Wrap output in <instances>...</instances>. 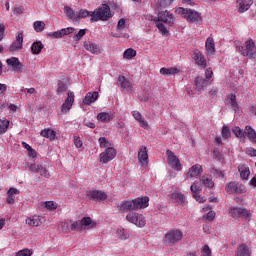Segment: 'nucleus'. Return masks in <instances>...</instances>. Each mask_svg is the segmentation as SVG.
Masks as SVG:
<instances>
[{
	"instance_id": "obj_1",
	"label": "nucleus",
	"mask_w": 256,
	"mask_h": 256,
	"mask_svg": "<svg viewBox=\"0 0 256 256\" xmlns=\"http://www.w3.org/2000/svg\"><path fill=\"white\" fill-rule=\"evenodd\" d=\"M95 227H97V222L93 221L91 217H84L70 225L67 222L62 223L63 233H71V231H85L87 229H95Z\"/></svg>"
},
{
	"instance_id": "obj_2",
	"label": "nucleus",
	"mask_w": 256,
	"mask_h": 256,
	"mask_svg": "<svg viewBox=\"0 0 256 256\" xmlns=\"http://www.w3.org/2000/svg\"><path fill=\"white\" fill-rule=\"evenodd\" d=\"M149 207V197L144 196L133 200H124L118 205V211H139V209H147Z\"/></svg>"
},
{
	"instance_id": "obj_3",
	"label": "nucleus",
	"mask_w": 256,
	"mask_h": 256,
	"mask_svg": "<svg viewBox=\"0 0 256 256\" xmlns=\"http://www.w3.org/2000/svg\"><path fill=\"white\" fill-rule=\"evenodd\" d=\"M111 17H113V14L111 13V7H109L107 4H102L94 11H92V18L90 21L92 23H97V21H109Z\"/></svg>"
},
{
	"instance_id": "obj_4",
	"label": "nucleus",
	"mask_w": 256,
	"mask_h": 256,
	"mask_svg": "<svg viewBox=\"0 0 256 256\" xmlns=\"http://www.w3.org/2000/svg\"><path fill=\"white\" fill-rule=\"evenodd\" d=\"M175 13L178 15H181L183 19H186L188 23H197L198 25H201L203 23V18L201 17V14L193 9L188 8H177Z\"/></svg>"
},
{
	"instance_id": "obj_5",
	"label": "nucleus",
	"mask_w": 256,
	"mask_h": 256,
	"mask_svg": "<svg viewBox=\"0 0 256 256\" xmlns=\"http://www.w3.org/2000/svg\"><path fill=\"white\" fill-rule=\"evenodd\" d=\"M236 48L243 55V57H249L250 59H253L256 55V47H255V42L253 40H247L245 42V48L241 46V42L236 41L235 42Z\"/></svg>"
},
{
	"instance_id": "obj_6",
	"label": "nucleus",
	"mask_w": 256,
	"mask_h": 256,
	"mask_svg": "<svg viewBox=\"0 0 256 256\" xmlns=\"http://www.w3.org/2000/svg\"><path fill=\"white\" fill-rule=\"evenodd\" d=\"M182 240H183V231H181L180 229H172L168 231L164 236V241L168 245H175Z\"/></svg>"
},
{
	"instance_id": "obj_7",
	"label": "nucleus",
	"mask_w": 256,
	"mask_h": 256,
	"mask_svg": "<svg viewBox=\"0 0 256 256\" xmlns=\"http://www.w3.org/2000/svg\"><path fill=\"white\" fill-rule=\"evenodd\" d=\"M6 65L14 73H25V65H23L18 57L12 56L6 59Z\"/></svg>"
},
{
	"instance_id": "obj_8",
	"label": "nucleus",
	"mask_w": 256,
	"mask_h": 256,
	"mask_svg": "<svg viewBox=\"0 0 256 256\" xmlns=\"http://www.w3.org/2000/svg\"><path fill=\"white\" fill-rule=\"evenodd\" d=\"M126 220L129 223H132L133 225H136V227H145L147 225V220L145 219V216L143 214H139L137 212H130L126 215Z\"/></svg>"
},
{
	"instance_id": "obj_9",
	"label": "nucleus",
	"mask_w": 256,
	"mask_h": 256,
	"mask_svg": "<svg viewBox=\"0 0 256 256\" xmlns=\"http://www.w3.org/2000/svg\"><path fill=\"white\" fill-rule=\"evenodd\" d=\"M166 157H167V163L169 167L174 169V171H183V165L181 164V161H179V158L173 151L167 150L166 151Z\"/></svg>"
},
{
	"instance_id": "obj_10",
	"label": "nucleus",
	"mask_w": 256,
	"mask_h": 256,
	"mask_svg": "<svg viewBox=\"0 0 256 256\" xmlns=\"http://www.w3.org/2000/svg\"><path fill=\"white\" fill-rule=\"evenodd\" d=\"M225 191L229 195H233L234 193L241 195L242 193H247V188L239 182H228L225 186Z\"/></svg>"
},
{
	"instance_id": "obj_11",
	"label": "nucleus",
	"mask_w": 256,
	"mask_h": 256,
	"mask_svg": "<svg viewBox=\"0 0 256 256\" xmlns=\"http://www.w3.org/2000/svg\"><path fill=\"white\" fill-rule=\"evenodd\" d=\"M228 213L230 217H233V219H239V217H244V219H250L251 217V210L247 208L231 207Z\"/></svg>"
},
{
	"instance_id": "obj_12",
	"label": "nucleus",
	"mask_w": 256,
	"mask_h": 256,
	"mask_svg": "<svg viewBox=\"0 0 256 256\" xmlns=\"http://www.w3.org/2000/svg\"><path fill=\"white\" fill-rule=\"evenodd\" d=\"M73 103H75V93L68 91L67 98L64 103L61 105V113L63 115H67L69 111H71L73 107Z\"/></svg>"
},
{
	"instance_id": "obj_13",
	"label": "nucleus",
	"mask_w": 256,
	"mask_h": 256,
	"mask_svg": "<svg viewBox=\"0 0 256 256\" xmlns=\"http://www.w3.org/2000/svg\"><path fill=\"white\" fill-rule=\"evenodd\" d=\"M115 157H117V150L113 147H108L100 154V163H109V161H113Z\"/></svg>"
},
{
	"instance_id": "obj_14",
	"label": "nucleus",
	"mask_w": 256,
	"mask_h": 256,
	"mask_svg": "<svg viewBox=\"0 0 256 256\" xmlns=\"http://www.w3.org/2000/svg\"><path fill=\"white\" fill-rule=\"evenodd\" d=\"M154 21H159L160 23H166V25H173L175 23V18L173 17V14L169 11H162L158 13V19L155 18Z\"/></svg>"
},
{
	"instance_id": "obj_15",
	"label": "nucleus",
	"mask_w": 256,
	"mask_h": 256,
	"mask_svg": "<svg viewBox=\"0 0 256 256\" xmlns=\"http://www.w3.org/2000/svg\"><path fill=\"white\" fill-rule=\"evenodd\" d=\"M21 49H23V34L22 32H18L16 34V40L9 47V52L17 53V51H21Z\"/></svg>"
},
{
	"instance_id": "obj_16",
	"label": "nucleus",
	"mask_w": 256,
	"mask_h": 256,
	"mask_svg": "<svg viewBox=\"0 0 256 256\" xmlns=\"http://www.w3.org/2000/svg\"><path fill=\"white\" fill-rule=\"evenodd\" d=\"M193 59L199 69H205L207 67V59L205 58V55H203V52L195 50L193 53Z\"/></svg>"
},
{
	"instance_id": "obj_17",
	"label": "nucleus",
	"mask_w": 256,
	"mask_h": 256,
	"mask_svg": "<svg viewBox=\"0 0 256 256\" xmlns=\"http://www.w3.org/2000/svg\"><path fill=\"white\" fill-rule=\"evenodd\" d=\"M201 173H203V166L195 164L188 169L186 177L189 179H199V177H201Z\"/></svg>"
},
{
	"instance_id": "obj_18",
	"label": "nucleus",
	"mask_w": 256,
	"mask_h": 256,
	"mask_svg": "<svg viewBox=\"0 0 256 256\" xmlns=\"http://www.w3.org/2000/svg\"><path fill=\"white\" fill-rule=\"evenodd\" d=\"M138 161L142 167H147V165H149V153L145 146H141L138 151Z\"/></svg>"
},
{
	"instance_id": "obj_19",
	"label": "nucleus",
	"mask_w": 256,
	"mask_h": 256,
	"mask_svg": "<svg viewBox=\"0 0 256 256\" xmlns=\"http://www.w3.org/2000/svg\"><path fill=\"white\" fill-rule=\"evenodd\" d=\"M252 253L253 252L251 251V245L242 243L238 245L235 256H251Z\"/></svg>"
},
{
	"instance_id": "obj_20",
	"label": "nucleus",
	"mask_w": 256,
	"mask_h": 256,
	"mask_svg": "<svg viewBox=\"0 0 256 256\" xmlns=\"http://www.w3.org/2000/svg\"><path fill=\"white\" fill-rule=\"evenodd\" d=\"M206 55L208 57H215V40L212 37H208L205 42Z\"/></svg>"
},
{
	"instance_id": "obj_21",
	"label": "nucleus",
	"mask_w": 256,
	"mask_h": 256,
	"mask_svg": "<svg viewBox=\"0 0 256 256\" xmlns=\"http://www.w3.org/2000/svg\"><path fill=\"white\" fill-rule=\"evenodd\" d=\"M87 197L92 201H105V199H107V193L99 190H94L88 192Z\"/></svg>"
},
{
	"instance_id": "obj_22",
	"label": "nucleus",
	"mask_w": 256,
	"mask_h": 256,
	"mask_svg": "<svg viewBox=\"0 0 256 256\" xmlns=\"http://www.w3.org/2000/svg\"><path fill=\"white\" fill-rule=\"evenodd\" d=\"M84 48L93 55H99L101 53V48L93 41H84Z\"/></svg>"
},
{
	"instance_id": "obj_23",
	"label": "nucleus",
	"mask_w": 256,
	"mask_h": 256,
	"mask_svg": "<svg viewBox=\"0 0 256 256\" xmlns=\"http://www.w3.org/2000/svg\"><path fill=\"white\" fill-rule=\"evenodd\" d=\"M132 116L142 129H149V123L143 118L139 111H132Z\"/></svg>"
},
{
	"instance_id": "obj_24",
	"label": "nucleus",
	"mask_w": 256,
	"mask_h": 256,
	"mask_svg": "<svg viewBox=\"0 0 256 256\" xmlns=\"http://www.w3.org/2000/svg\"><path fill=\"white\" fill-rule=\"evenodd\" d=\"M99 99V92L94 91V92H88L84 99H83V104L84 105H93L95 101Z\"/></svg>"
},
{
	"instance_id": "obj_25",
	"label": "nucleus",
	"mask_w": 256,
	"mask_h": 256,
	"mask_svg": "<svg viewBox=\"0 0 256 256\" xmlns=\"http://www.w3.org/2000/svg\"><path fill=\"white\" fill-rule=\"evenodd\" d=\"M118 85L124 91H133V84L125 76L118 77Z\"/></svg>"
},
{
	"instance_id": "obj_26",
	"label": "nucleus",
	"mask_w": 256,
	"mask_h": 256,
	"mask_svg": "<svg viewBox=\"0 0 256 256\" xmlns=\"http://www.w3.org/2000/svg\"><path fill=\"white\" fill-rule=\"evenodd\" d=\"M238 4V12L245 13V11H249L251 6L253 5V0H237Z\"/></svg>"
},
{
	"instance_id": "obj_27",
	"label": "nucleus",
	"mask_w": 256,
	"mask_h": 256,
	"mask_svg": "<svg viewBox=\"0 0 256 256\" xmlns=\"http://www.w3.org/2000/svg\"><path fill=\"white\" fill-rule=\"evenodd\" d=\"M42 224L43 222L41 221V216L38 215L30 216L26 219V225L29 227H39Z\"/></svg>"
},
{
	"instance_id": "obj_28",
	"label": "nucleus",
	"mask_w": 256,
	"mask_h": 256,
	"mask_svg": "<svg viewBox=\"0 0 256 256\" xmlns=\"http://www.w3.org/2000/svg\"><path fill=\"white\" fill-rule=\"evenodd\" d=\"M20 191L17 188H10L7 191L6 202L8 205H15V195H19Z\"/></svg>"
},
{
	"instance_id": "obj_29",
	"label": "nucleus",
	"mask_w": 256,
	"mask_h": 256,
	"mask_svg": "<svg viewBox=\"0 0 256 256\" xmlns=\"http://www.w3.org/2000/svg\"><path fill=\"white\" fill-rule=\"evenodd\" d=\"M238 171L240 173L241 179L244 181H247L249 179V175H251V171L249 170V167L245 164H240L238 166Z\"/></svg>"
},
{
	"instance_id": "obj_30",
	"label": "nucleus",
	"mask_w": 256,
	"mask_h": 256,
	"mask_svg": "<svg viewBox=\"0 0 256 256\" xmlns=\"http://www.w3.org/2000/svg\"><path fill=\"white\" fill-rule=\"evenodd\" d=\"M41 137H45V139H49L50 141H55V138L57 137V132L55 130L50 128H45L40 133Z\"/></svg>"
},
{
	"instance_id": "obj_31",
	"label": "nucleus",
	"mask_w": 256,
	"mask_h": 256,
	"mask_svg": "<svg viewBox=\"0 0 256 256\" xmlns=\"http://www.w3.org/2000/svg\"><path fill=\"white\" fill-rule=\"evenodd\" d=\"M112 119L113 113L111 112H101L97 115V121H100V123H109Z\"/></svg>"
},
{
	"instance_id": "obj_32",
	"label": "nucleus",
	"mask_w": 256,
	"mask_h": 256,
	"mask_svg": "<svg viewBox=\"0 0 256 256\" xmlns=\"http://www.w3.org/2000/svg\"><path fill=\"white\" fill-rule=\"evenodd\" d=\"M87 17H91V19H93V11L81 9L79 12H76V21H80V19H87Z\"/></svg>"
},
{
	"instance_id": "obj_33",
	"label": "nucleus",
	"mask_w": 256,
	"mask_h": 256,
	"mask_svg": "<svg viewBox=\"0 0 256 256\" xmlns=\"http://www.w3.org/2000/svg\"><path fill=\"white\" fill-rule=\"evenodd\" d=\"M245 134L247 135L249 141H251V143H254V145H256V132H255V129H253L251 126H246Z\"/></svg>"
},
{
	"instance_id": "obj_34",
	"label": "nucleus",
	"mask_w": 256,
	"mask_h": 256,
	"mask_svg": "<svg viewBox=\"0 0 256 256\" xmlns=\"http://www.w3.org/2000/svg\"><path fill=\"white\" fill-rule=\"evenodd\" d=\"M43 42L36 41L31 45V52L33 55H39L43 51Z\"/></svg>"
},
{
	"instance_id": "obj_35",
	"label": "nucleus",
	"mask_w": 256,
	"mask_h": 256,
	"mask_svg": "<svg viewBox=\"0 0 256 256\" xmlns=\"http://www.w3.org/2000/svg\"><path fill=\"white\" fill-rule=\"evenodd\" d=\"M208 81L203 77H196L195 86L197 91H201L204 87H207Z\"/></svg>"
},
{
	"instance_id": "obj_36",
	"label": "nucleus",
	"mask_w": 256,
	"mask_h": 256,
	"mask_svg": "<svg viewBox=\"0 0 256 256\" xmlns=\"http://www.w3.org/2000/svg\"><path fill=\"white\" fill-rule=\"evenodd\" d=\"M179 68L177 67H170V68H161L160 69V74L161 75H177L179 73Z\"/></svg>"
},
{
	"instance_id": "obj_37",
	"label": "nucleus",
	"mask_w": 256,
	"mask_h": 256,
	"mask_svg": "<svg viewBox=\"0 0 256 256\" xmlns=\"http://www.w3.org/2000/svg\"><path fill=\"white\" fill-rule=\"evenodd\" d=\"M228 103L233 109V111L239 110V104L237 103V96L235 94H230L228 96Z\"/></svg>"
},
{
	"instance_id": "obj_38",
	"label": "nucleus",
	"mask_w": 256,
	"mask_h": 256,
	"mask_svg": "<svg viewBox=\"0 0 256 256\" xmlns=\"http://www.w3.org/2000/svg\"><path fill=\"white\" fill-rule=\"evenodd\" d=\"M133 57H137V51L133 48H128L123 53V59L129 61L133 59Z\"/></svg>"
},
{
	"instance_id": "obj_39",
	"label": "nucleus",
	"mask_w": 256,
	"mask_h": 256,
	"mask_svg": "<svg viewBox=\"0 0 256 256\" xmlns=\"http://www.w3.org/2000/svg\"><path fill=\"white\" fill-rule=\"evenodd\" d=\"M202 185H204L205 187H208V189H212V187H215V182H213V179H211L208 176H203L200 179Z\"/></svg>"
},
{
	"instance_id": "obj_40",
	"label": "nucleus",
	"mask_w": 256,
	"mask_h": 256,
	"mask_svg": "<svg viewBox=\"0 0 256 256\" xmlns=\"http://www.w3.org/2000/svg\"><path fill=\"white\" fill-rule=\"evenodd\" d=\"M64 13L67 15L69 19H72V21H76L77 19V12L73 11V9L69 6L64 7Z\"/></svg>"
},
{
	"instance_id": "obj_41",
	"label": "nucleus",
	"mask_w": 256,
	"mask_h": 256,
	"mask_svg": "<svg viewBox=\"0 0 256 256\" xmlns=\"http://www.w3.org/2000/svg\"><path fill=\"white\" fill-rule=\"evenodd\" d=\"M155 21V25L157 27V29L160 31V33H162V35H164L165 37L169 36V30H167V27H165V24L154 20Z\"/></svg>"
},
{
	"instance_id": "obj_42",
	"label": "nucleus",
	"mask_w": 256,
	"mask_h": 256,
	"mask_svg": "<svg viewBox=\"0 0 256 256\" xmlns=\"http://www.w3.org/2000/svg\"><path fill=\"white\" fill-rule=\"evenodd\" d=\"M171 197L176 203H185V195L181 192H175L171 195Z\"/></svg>"
},
{
	"instance_id": "obj_43",
	"label": "nucleus",
	"mask_w": 256,
	"mask_h": 256,
	"mask_svg": "<svg viewBox=\"0 0 256 256\" xmlns=\"http://www.w3.org/2000/svg\"><path fill=\"white\" fill-rule=\"evenodd\" d=\"M116 235L119 237V239H121L122 241H127V239H129L130 234L127 232V230L125 229H118L116 231Z\"/></svg>"
},
{
	"instance_id": "obj_44",
	"label": "nucleus",
	"mask_w": 256,
	"mask_h": 256,
	"mask_svg": "<svg viewBox=\"0 0 256 256\" xmlns=\"http://www.w3.org/2000/svg\"><path fill=\"white\" fill-rule=\"evenodd\" d=\"M7 129H9V120L0 119V135L7 133Z\"/></svg>"
},
{
	"instance_id": "obj_45",
	"label": "nucleus",
	"mask_w": 256,
	"mask_h": 256,
	"mask_svg": "<svg viewBox=\"0 0 256 256\" xmlns=\"http://www.w3.org/2000/svg\"><path fill=\"white\" fill-rule=\"evenodd\" d=\"M33 27H34V31H36V33H41L42 31L45 30V22L36 21V22H34Z\"/></svg>"
},
{
	"instance_id": "obj_46",
	"label": "nucleus",
	"mask_w": 256,
	"mask_h": 256,
	"mask_svg": "<svg viewBox=\"0 0 256 256\" xmlns=\"http://www.w3.org/2000/svg\"><path fill=\"white\" fill-rule=\"evenodd\" d=\"M98 143L102 149H109V147H111V143H109V141L105 137H100Z\"/></svg>"
},
{
	"instance_id": "obj_47",
	"label": "nucleus",
	"mask_w": 256,
	"mask_h": 256,
	"mask_svg": "<svg viewBox=\"0 0 256 256\" xmlns=\"http://www.w3.org/2000/svg\"><path fill=\"white\" fill-rule=\"evenodd\" d=\"M33 255V250L29 248L22 249L18 252H16L15 256H32Z\"/></svg>"
},
{
	"instance_id": "obj_48",
	"label": "nucleus",
	"mask_w": 256,
	"mask_h": 256,
	"mask_svg": "<svg viewBox=\"0 0 256 256\" xmlns=\"http://www.w3.org/2000/svg\"><path fill=\"white\" fill-rule=\"evenodd\" d=\"M173 1L175 0H158V9H165L166 7H169Z\"/></svg>"
},
{
	"instance_id": "obj_49",
	"label": "nucleus",
	"mask_w": 256,
	"mask_h": 256,
	"mask_svg": "<svg viewBox=\"0 0 256 256\" xmlns=\"http://www.w3.org/2000/svg\"><path fill=\"white\" fill-rule=\"evenodd\" d=\"M204 211H209L206 215L207 221H213L215 219V211L211 210L210 206L205 207Z\"/></svg>"
},
{
	"instance_id": "obj_50",
	"label": "nucleus",
	"mask_w": 256,
	"mask_h": 256,
	"mask_svg": "<svg viewBox=\"0 0 256 256\" xmlns=\"http://www.w3.org/2000/svg\"><path fill=\"white\" fill-rule=\"evenodd\" d=\"M87 29H80L78 33L73 37L74 41H81L85 37Z\"/></svg>"
},
{
	"instance_id": "obj_51",
	"label": "nucleus",
	"mask_w": 256,
	"mask_h": 256,
	"mask_svg": "<svg viewBox=\"0 0 256 256\" xmlns=\"http://www.w3.org/2000/svg\"><path fill=\"white\" fill-rule=\"evenodd\" d=\"M44 205L48 211H55L58 207L57 203L54 201H46Z\"/></svg>"
},
{
	"instance_id": "obj_52",
	"label": "nucleus",
	"mask_w": 256,
	"mask_h": 256,
	"mask_svg": "<svg viewBox=\"0 0 256 256\" xmlns=\"http://www.w3.org/2000/svg\"><path fill=\"white\" fill-rule=\"evenodd\" d=\"M232 133L239 137V139H243L245 137V133H243V130L239 128V126H236L232 129Z\"/></svg>"
},
{
	"instance_id": "obj_53",
	"label": "nucleus",
	"mask_w": 256,
	"mask_h": 256,
	"mask_svg": "<svg viewBox=\"0 0 256 256\" xmlns=\"http://www.w3.org/2000/svg\"><path fill=\"white\" fill-rule=\"evenodd\" d=\"M222 137L223 139H229V137H231V130L229 129V126H223Z\"/></svg>"
},
{
	"instance_id": "obj_54",
	"label": "nucleus",
	"mask_w": 256,
	"mask_h": 256,
	"mask_svg": "<svg viewBox=\"0 0 256 256\" xmlns=\"http://www.w3.org/2000/svg\"><path fill=\"white\" fill-rule=\"evenodd\" d=\"M49 37H52V39H61L63 37V32L62 30H58L55 32H50Z\"/></svg>"
},
{
	"instance_id": "obj_55",
	"label": "nucleus",
	"mask_w": 256,
	"mask_h": 256,
	"mask_svg": "<svg viewBox=\"0 0 256 256\" xmlns=\"http://www.w3.org/2000/svg\"><path fill=\"white\" fill-rule=\"evenodd\" d=\"M38 173L42 176L48 179L49 177V170L47 168L43 167V165H40V168L38 170Z\"/></svg>"
},
{
	"instance_id": "obj_56",
	"label": "nucleus",
	"mask_w": 256,
	"mask_h": 256,
	"mask_svg": "<svg viewBox=\"0 0 256 256\" xmlns=\"http://www.w3.org/2000/svg\"><path fill=\"white\" fill-rule=\"evenodd\" d=\"M41 164H28V170L32 173H39Z\"/></svg>"
},
{
	"instance_id": "obj_57",
	"label": "nucleus",
	"mask_w": 256,
	"mask_h": 256,
	"mask_svg": "<svg viewBox=\"0 0 256 256\" xmlns=\"http://www.w3.org/2000/svg\"><path fill=\"white\" fill-rule=\"evenodd\" d=\"M190 191L192 193H200L201 186H199V182H194L190 187Z\"/></svg>"
},
{
	"instance_id": "obj_58",
	"label": "nucleus",
	"mask_w": 256,
	"mask_h": 256,
	"mask_svg": "<svg viewBox=\"0 0 256 256\" xmlns=\"http://www.w3.org/2000/svg\"><path fill=\"white\" fill-rule=\"evenodd\" d=\"M201 256H211V248H209L208 245H205V246L201 249Z\"/></svg>"
},
{
	"instance_id": "obj_59",
	"label": "nucleus",
	"mask_w": 256,
	"mask_h": 256,
	"mask_svg": "<svg viewBox=\"0 0 256 256\" xmlns=\"http://www.w3.org/2000/svg\"><path fill=\"white\" fill-rule=\"evenodd\" d=\"M74 145L77 149H81V147H83V141L79 136L74 137Z\"/></svg>"
},
{
	"instance_id": "obj_60",
	"label": "nucleus",
	"mask_w": 256,
	"mask_h": 256,
	"mask_svg": "<svg viewBox=\"0 0 256 256\" xmlns=\"http://www.w3.org/2000/svg\"><path fill=\"white\" fill-rule=\"evenodd\" d=\"M61 31H62L63 37H65V35H71V33H73V31H75V28H73V27L63 28V29H61Z\"/></svg>"
},
{
	"instance_id": "obj_61",
	"label": "nucleus",
	"mask_w": 256,
	"mask_h": 256,
	"mask_svg": "<svg viewBox=\"0 0 256 256\" xmlns=\"http://www.w3.org/2000/svg\"><path fill=\"white\" fill-rule=\"evenodd\" d=\"M126 21L124 18L120 19L117 24L118 31H123L125 29Z\"/></svg>"
},
{
	"instance_id": "obj_62",
	"label": "nucleus",
	"mask_w": 256,
	"mask_h": 256,
	"mask_svg": "<svg viewBox=\"0 0 256 256\" xmlns=\"http://www.w3.org/2000/svg\"><path fill=\"white\" fill-rule=\"evenodd\" d=\"M7 93V84L0 83V97H3Z\"/></svg>"
},
{
	"instance_id": "obj_63",
	"label": "nucleus",
	"mask_w": 256,
	"mask_h": 256,
	"mask_svg": "<svg viewBox=\"0 0 256 256\" xmlns=\"http://www.w3.org/2000/svg\"><path fill=\"white\" fill-rule=\"evenodd\" d=\"M246 153L250 155V157H256V150L252 147L247 148Z\"/></svg>"
},
{
	"instance_id": "obj_64",
	"label": "nucleus",
	"mask_w": 256,
	"mask_h": 256,
	"mask_svg": "<svg viewBox=\"0 0 256 256\" xmlns=\"http://www.w3.org/2000/svg\"><path fill=\"white\" fill-rule=\"evenodd\" d=\"M8 109H9L10 113H15V112H17V109H19V107L15 104H9Z\"/></svg>"
}]
</instances>
